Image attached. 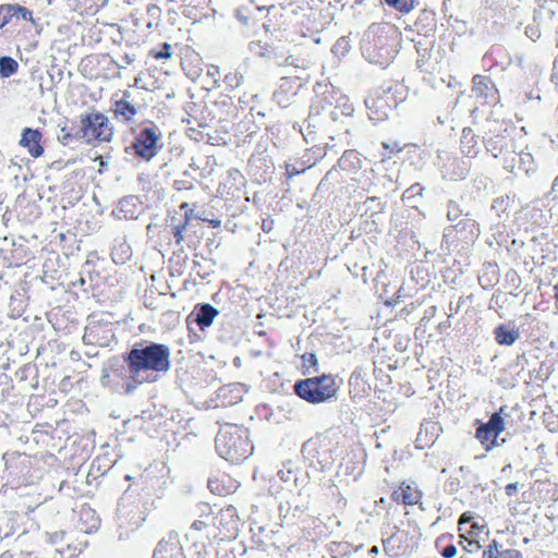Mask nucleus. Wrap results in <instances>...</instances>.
<instances>
[{"instance_id":"nucleus-47","label":"nucleus","mask_w":558,"mask_h":558,"mask_svg":"<svg viewBox=\"0 0 558 558\" xmlns=\"http://www.w3.org/2000/svg\"><path fill=\"white\" fill-rule=\"evenodd\" d=\"M506 411L507 407H501L497 413H500V415L504 417V415H507Z\"/></svg>"},{"instance_id":"nucleus-28","label":"nucleus","mask_w":558,"mask_h":558,"mask_svg":"<svg viewBox=\"0 0 558 558\" xmlns=\"http://www.w3.org/2000/svg\"><path fill=\"white\" fill-rule=\"evenodd\" d=\"M20 145L27 148L28 153L34 157L37 158L43 155L44 147L40 145V142H19Z\"/></svg>"},{"instance_id":"nucleus-54","label":"nucleus","mask_w":558,"mask_h":558,"mask_svg":"<svg viewBox=\"0 0 558 558\" xmlns=\"http://www.w3.org/2000/svg\"><path fill=\"white\" fill-rule=\"evenodd\" d=\"M182 185H185L186 189H189L191 185L185 184V182H182Z\"/></svg>"},{"instance_id":"nucleus-58","label":"nucleus","mask_w":558,"mask_h":558,"mask_svg":"<svg viewBox=\"0 0 558 558\" xmlns=\"http://www.w3.org/2000/svg\"><path fill=\"white\" fill-rule=\"evenodd\" d=\"M169 2H178V0H168Z\"/></svg>"},{"instance_id":"nucleus-21","label":"nucleus","mask_w":558,"mask_h":558,"mask_svg":"<svg viewBox=\"0 0 558 558\" xmlns=\"http://www.w3.org/2000/svg\"><path fill=\"white\" fill-rule=\"evenodd\" d=\"M302 366L304 374H314L319 371L318 360L315 353H305L302 355Z\"/></svg>"},{"instance_id":"nucleus-49","label":"nucleus","mask_w":558,"mask_h":558,"mask_svg":"<svg viewBox=\"0 0 558 558\" xmlns=\"http://www.w3.org/2000/svg\"><path fill=\"white\" fill-rule=\"evenodd\" d=\"M369 553H378V547L377 546H373L371 548Z\"/></svg>"},{"instance_id":"nucleus-23","label":"nucleus","mask_w":558,"mask_h":558,"mask_svg":"<svg viewBox=\"0 0 558 558\" xmlns=\"http://www.w3.org/2000/svg\"><path fill=\"white\" fill-rule=\"evenodd\" d=\"M485 424L495 433V436H499L505 429V421L500 413H494Z\"/></svg>"},{"instance_id":"nucleus-5","label":"nucleus","mask_w":558,"mask_h":558,"mask_svg":"<svg viewBox=\"0 0 558 558\" xmlns=\"http://www.w3.org/2000/svg\"><path fill=\"white\" fill-rule=\"evenodd\" d=\"M368 117L375 122L386 120L398 105V99L389 88H379L372 92L365 99Z\"/></svg>"},{"instance_id":"nucleus-33","label":"nucleus","mask_w":558,"mask_h":558,"mask_svg":"<svg viewBox=\"0 0 558 558\" xmlns=\"http://www.w3.org/2000/svg\"><path fill=\"white\" fill-rule=\"evenodd\" d=\"M499 543L494 539L483 553V558H498L500 555Z\"/></svg>"},{"instance_id":"nucleus-32","label":"nucleus","mask_w":558,"mask_h":558,"mask_svg":"<svg viewBox=\"0 0 558 558\" xmlns=\"http://www.w3.org/2000/svg\"><path fill=\"white\" fill-rule=\"evenodd\" d=\"M483 146L486 148L487 153H490L495 158L504 151V146H499V142H482Z\"/></svg>"},{"instance_id":"nucleus-51","label":"nucleus","mask_w":558,"mask_h":558,"mask_svg":"<svg viewBox=\"0 0 558 558\" xmlns=\"http://www.w3.org/2000/svg\"><path fill=\"white\" fill-rule=\"evenodd\" d=\"M554 186H558V175L554 180Z\"/></svg>"},{"instance_id":"nucleus-25","label":"nucleus","mask_w":558,"mask_h":558,"mask_svg":"<svg viewBox=\"0 0 558 558\" xmlns=\"http://www.w3.org/2000/svg\"><path fill=\"white\" fill-rule=\"evenodd\" d=\"M14 16V8L12 4H1L0 5V28L4 27L10 23L12 17Z\"/></svg>"},{"instance_id":"nucleus-31","label":"nucleus","mask_w":558,"mask_h":558,"mask_svg":"<svg viewBox=\"0 0 558 558\" xmlns=\"http://www.w3.org/2000/svg\"><path fill=\"white\" fill-rule=\"evenodd\" d=\"M12 7L14 8V15H20L23 20L35 24L32 11L20 4H12Z\"/></svg>"},{"instance_id":"nucleus-3","label":"nucleus","mask_w":558,"mask_h":558,"mask_svg":"<svg viewBox=\"0 0 558 558\" xmlns=\"http://www.w3.org/2000/svg\"><path fill=\"white\" fill-rule=\"evenodd\" d=\"M294 393L301 399L316 404L331 399L338 390L332 375L314 376L298 380L293 386Z\"/></svg>"},{"instance_id":"nucleus-40","label":"nucleus","mask_w":558,"mask_h":558,"mask_svg":"<svg viewBox=\"0 0 558 558\" xmlns=\"http://www.w3.org/2000/svg\"><path fill=\"white\" fill-rule=\"evenodd\" d=\"M100 383L105 387L110 385V374L106 369H102V375H101V378H100Z\"/></svg>"},{"instance_id":"nucleus-50","label":"nucleus","mask_w":558,"mask_h":558,"mask_svg":"<svg viewBox=\"0 0 558 558\" xmlns=\"http://www.w3.org/2000/svg\"><path fill=\"white\" fill-rule=\"evenodd\" d=\"M211 225H213L214 227H217V226H219V225H220V221H219V220H213V221H211Z\"/></svg>"},{"instance_id":"nucleus-57","label":"nucleus","mask_w":558,"mask_h":558,"mask_svg":"<svg viewBox=\"0 0 558 558\" xmlns=\"http://www.w3.org/2000/svg\"><path fill=\"white\" fill-rule=\"evenodd\" d=\"M507 468H510V464H507V466H504V468H502V471H506V470H507Z\"/></svg>"},{"instance_id":"nucleus-12","label":"nucleus","mask_w":558,"mask_h":558,"mask_svg":"<svg viewBox=\"0 0 558 558\" xmlns=\"http://www.w3.org/2000/svg\"><path fill=\"white\" fill-rule=\"evenodd\" d=\"M118 519L121 527L129 525L131 531L137 530L144 520L135 508L131 509L124 501H120L118 505Z\"/></svg>"},{"instance_id":"nucleus-46","label":"nucleus","mask_w":558,"mask_h":558,"mask_svg":"<svg viewBox=\"0 0 558 558\" xmlns=\"http://www.w3.org/2000/svg\"><path fill=\"white\" fill-rule=\"evenodd\" d=\"M206 526V524L203 522V521H195L193 524H192V527L195 529V530H202Z\"/></svg>"},{"instance_id":"nucleus-10","label":"nucleus","mask_w":558,"mask_h":558,"mask_svg":"<svg viewBox=\"0 0 558 558\" xmlns=\"http://www.w3.org/2000/svg\"><path fill=\"white\" fill-rule=\"evenodd\" d=\"M447 217L451 222H457L456 228L460 225H463V228H469L470 232L473 234L475 231L478 233V225L475 219H473L470 213L463 214L462 209L456 202H449Z\"/></svg>"},{"instance_id":"nucleus-13","label":"nucleus","mask_w":558,"mask_h":558,"mask_svg":"<svg viewBox=\"0 0 558 558\" xmlns=\"http://www.w3.org/2000/svg\"><path fill=\"white\" fill-rule=\"evenodd\" d=\"M161 147L162 144H159V142H132L131 145L125 148V151L141 159L150 160Z\"/></svg>"},{"instance_id":"nucleus-43","label":"nucleus","mask_w":558,"mask_h":558,"mask_svg":"<svg viewBox=\"0 0 558 558\" xmlns=\"http://www.w3.org/2000/svg\"><path fill=\"white\" fill-rule=\"evenodd\" d=\"M383 145L386 149H390V150H393V149H397V150H401L403 147H398L397 145V142L396 141H392V142H383Z\"/></svg>"},{"instance_id":"nucleus-11","label":"nucleus","mask_w":558,"mask_h":558,"mask_svg":"<svg viewBox=\"0 0 558 558\" xmlns=\"http://www.w3.org/2000/svg\"><path fill=\"white\" fill-rule=\"evenodd\" d=\"M219 311L208 303L198 304L189 317H194V322L205 330L213 325L214 319L218 316Z\"/></svg>"},{"instance_id":"nucleus-24","label":"nucleus","mask_w":558,"mask_h":558,"mask_svg":"<svg viewBox=\"0 0 558 558\" xmlns=\"http://www.w3.org/2000/svg\"><path fill=\"white\" fill-rule=\"evenodd\" d=\"M149 56L155 60L170 59L172 56V47L168 43H163L160 50L150 49Z\"/></svg>"},{"instance_id":"nucleus-27","label":"nucleus","mask_w":558,"mask_h":558,"mask_svg":"<svg viewBox=\"0 0 558 558\" xmlns=\"http://www.w3.org/2000/svg\"><path fill=\"white\" fill-rule=\"evenodd\" d=\"M159 134L156 132V128L153 123H148L143 130H140L138 137L136 140H158Z\"/></svg>"},{"instance_id":"nucleus-35","label":"nucleus","mask_w":558,"mask_h":558,"mask_svg":"<svg viewBox=\"0 0 558 558\" xmlns=\"http://www.w3.org/2000/svg\"><path fill=\"white\" fill-rule=\"evenodd\" d=\"M186 225H187V219L185 220L184 223H181V225H178L174 227L173 235H174L177 244H180L183 241V232L186 229Z\"/></svg>"},{"instance_id":"nucleus-45","label":"nucleus","mask_w":558,"mask_h":558,"mask_svg":"<svg viewBox=\"0 0 558 558\" xmlns=\"http://www.w3.org/2000/svg\"><path fill=\"white\" fill-rule=\"evenodd\" d=\"M262 229H263L265 232H269V231L272 229V221H266V220H264V221H263V225H262Z\"/></svg>"},{"instance_id":"nucleus-22","label":"nucleus","mask_w":558,"mask_h":558,"mask_svg":"<svg viewBox=\"0 0 558 558\" xmlns=\"http://www.w3.org/2000/svg\"><path fill=\"white\" fill-rule=\"evenodd\" d=\"M385 2L398 12L407 14L415 8V0H385Z\"/></svg>"},{"instance_id":"nucleus-52","label":"nucleus","mask_w":558,"mask_h":558,"mask_svg":"<svg viewBox=\"0 0 558 558\" xmlns=\"http://www.w3.org/2000/svg\"><path fill=\"white\" fill-rule=\"evenodd\" d=\"M140 78H135L134 86L138 84Z\"/></svg>"},{"instance_id":"nucleus-36","label":"nucleus","mask_w":558,"mask_h":558,"mask_svg":"<svg viewBox=\"0 0 558 558\" xmlns=\"http://www.w3.org/2000/svg\"><path fill=\"white\" fill-rule=\"evenodd\" d=\"M457 553H458L457 547L453 544H450V545H447L441 550V556L444 558H453V557H456Z\"/></svg>"},{"instance_id":"nucleus-38","label":"nucleus","mask_w":558,"mask_h":558,"mask_svg":"<svg viewBox=\"0 0 558 558\" xmlns=\"http://www.w3.org/2000/svg\"><path fill=\"white\" fill-rule=\"evenodd\" d=\"M518 488H519L518 483L508 484L505 488L507 496H509V497L514 496L518 492Z\"/></svg>"},{"instance_id":"nucleus-17","label":"nucleus","mask_w":558,"mask_h":558,"mask_svg":"<svg viewBox=\"0 0 558 558\" xmlns=\"http://www.w3.org/2000/svg\"><path fill=\"white\" fill-rule=\"evenodd\" d=\"M359 135V124L353 117H345L339 123H337L336 134L330 136L333 140L335 136H356Z\"/></svg>"},{"instance_id":"nucleus-8","label":"nucleus","mask_w":558,"mask_h":558,"mask_svg":"<svg viewBox=\"0 0 558 558\" xmlns=\"http://www.w3.org/2000/svg\"><path fill=\"white\" fill-rule=\"evenodd\" d=\"M108 367L112 374L118 377L124 378L125 383L122 386L123 393L129 396L132 395L138 386L145 383H153L156 380L155 377L148 375H140L138 379L133 378L132 373L125 372V365L121 363L118 356H113L108 361Z\"/></svg>"},{"instance_id":"nucleus-1","label":"nucleus","mask_w":558,"mask_h":558,"mask_svg":"<svg viewBox=\"0 0 558 558\" xmlns=\"http://www.w3.org/2000/svg\"><path fill=\"white\" fill-rule=\"evenodd\" d=\"M170 348L163 343L142 341L135 343L128 352L122 354L125 372L132 373L133 378L140 375L155 377V374H165L171 367Z\"/></svg>"},{"instance_id":"nucleus-34","label":"nucleus","mask_w":558,"mask_h":558,"mask_svg":"<svg viewBox=\"0 0 558 558\" xmlns=\"http://www.w3.org/2000/svg\"><path fill=\"white\" fill-rule=\"evenodd\" d=\"M41 137H43V134L39 130H33L31 128H26L22 132L21 140H40Z\"/></svg>"},{"instance_id":"nucleus-26","label":"nucleus","mask_w":558,"mask_h":558,"mask_svg":"<svg viewBox=\"0 0 558 558\" xmlns=\"http://www.w3.org/2000/svg\"><path fill=\"white\" fill-rule=\"evenodd\" d=\"M208 488L215 495H223L228 493V488L217 477H210L208 480Z\"/></svg>"},{"instance_id":"nucleus-41","label":"nucleus","mask_w":558,"mask_h":558,"mask_svg":"<svg viewBox=\"0 0 558 558\" xmlns=\"http://www.w3.org/2000/svg\"><path fill=\"white\" fill-rule=\"evenodd\" d=\"M396 538H397V535L395 534V535L390 536L389 538H387V539H385V541L383 542V543H384V549H385V551L389 553V551L391 550L389 546H390L392 543H395Z\"/></svg>"},{"instance_id":"nucleus-42","label":"nucleus","mask_w":558,"mask_h":558,"mask_svg":"<svg viewBox=\"0 0 558 558\" xmlns=\"http://www.w3.org/2000/svg\"><path fill=\"white\" fill-rule=\"evenodd\" d=\"M371 46L366 48V51H367V54H368V58L372 62H375V63H378V64H384L386 62V60H380L379 58H376V56H373L372 54V51H371Z\"/></svg>"},{"instance_id":"nucleus-16","label":"nucleus","mask_w":558,"mask_h":558,"mask_svg":"<svg viewBox=\"0 0 558 558\" xmlns=\"http://www.w3.org/2000/svg\"><path fill=\"white\" fill-rule=\"evenodd\" d=\"M294 86H300L295 80L291 77L281 78L280 88L276 93V99L281 106L288 105L289 94H295Z\"/></svg>"},{"instance_id":"nucleus-18","label":"nucleus","mask_w":558,"mask_h":558,"mask_svg":"<svg viewBox=\"0 0 558 558\" xmlns=\"http://www.w3.org/2000/svg\"><path fill=\"white\" fill-rule=\"evenodd\" d=\"M402 501L405 505L413 506L418 504V501L422 498V492L418 490L415 486H412L410 484H402L400 486Z\"/></svg>"},{"instance_id":"nucleus-20","label":"nucleus","mask_w":558,"mask_h":558,"mask_svg":"<svg viewBox=\"0 0 558 558\" xmlns=\"http://www.w3.org/2000/svg\"><path fill=\"white\" fill-rule=\"evenodd\" d=\"M19 69V63L11 57L0 58V74L2 77L13 75Z\"/></svg>"},{"instance_id":"nucleus-19","label":"nucleus","mask_w":558,"mask_h":558,"mask_svg":"<svg viewBox=\"0 0 558 558\" xmlns=\"http://www.w3.org/2000/svg\"><path fill=\"white\" fill-rule=\"evenodd\" d=\"M476 438L483 445L490 440V445L487 447V449H490L492 447L497 445L498 436H495V433L493 430H490V428L486 424H482L476 429Z\"/></svg>"},{"instance_id":"nucleus-56","label":"nucleus","mask_w":558,"mask_h":558,"mask_svg":"<svg viewBox=\"0 0 558 558\" xmlns=\"http://www.w3.org/2000/svg\"><path fill=\"white\" fill-rule=\"evenodd\" d=\"M507 468H510V464H507V466H504V468H502V471H506V470H507Z\"/></svg>"},{"instance_id":"nucleus-53","label":"nucleus","mask_w":558,"mask_h":558,"mask_svg":"<svg viewBox=\"0 0 558 558\" xmlns=\"http://www.w3.org/2000/svg\"><path fill=\"white\" fill-rule=\"evenodd\" d=\"M182 185H185L186 189H189L191 185L185 184V182H182Z\"/></svg>"},{"instance_id":"nucleus-44","label":"nucleus","mask_w":558,"mask_h":558,"mask_svg":"<svg viewBox=\"0 0 558 558\" xmlns=\"http://www.w3.org/2000/svg\"><path fill=\"white\" fill-rule=\"evenodd\" d=\"M469 547L470 548H466V550H469L470 553H474L480 550L481 545L477 541H469Z\"/></svg>"},{"instance_id":"nucleus-9","label":"nucleus","mask_w":558,"mask_h":558,"mask_svg":"<svg viewBox=\"0 0 558 558\" xmlns=\"http://www.w3.org/2000/svg\"><path fill=\"white\" fill-rule=\"evenodd\" d=\"M153 558H185L177 532H169L157 544Z\"/></svg>"},{"instance_id":"nucleus-6","label":"nucleus","mask_w":558,"mask_h":558,"mask_svg":"<svg viewBox=\"0 0 558 558\" xmlns=\"http://www.w3.org/2000/svg\"><path fill=\"white\" fill-rule=\"evenodd\" d=\"M112 98L111 111L118 120L125 123L134 121L135 116L142 109L143 105L137 100L134 93L130 89L122 92L121 98Z\"/></svg>"},{"instance_id":"nucleus-29","label":"nucleus","mask_w":558,"mask_h":558,"mask_svg":"<svg viewBox=\"0 0 558 558\" xmlns=\"http://www.w3.org/2000/svg\"><path fill=\"white\" fill-rule=\"evenodd\" d=\"M461 151L466 157L473 158L477 155L480 147H477L476 142H461Z\"/></svg>"},{"instance_id":"nucleus-2","label":"nucleus","mask_w":558,"mask_h":558,"mask_svg":"<svg viewBox=\"0 0 558 558\" xmlns=\"http://www.w3.org/2000/svg\"><path fill=\"white\" fill-rule=\"evenodd\" d=\"M215 444L219 456L233 463L245 460L253 451V446L245 433L233 425L221 428L216 436Z\"/></svg>"},{"instance_id":"nucleus-55","label":"nucleus","mask_w":558,"mask_h":558,"mask_svg":"<svg viewBox=\"0 0 558 558\" xmlns=\"http://www.w3.org/2000/svg\"><path fill=\"white\" fill-rule=\"evenodd\" d=\"M507 468H510V464H507V466H504V468H502V471H506V470H507Z\"/></svg>"},{"instance_id":"nucleus-4","label":"nucleus","mask_w":558,"mask_h":558,"mask_svg":"<svg viewBox=\"0 0 558 558\" xmlns=\"http://www.w3.org/2000/svg\"><path fill=\"white\" fill-rule=\"evenodd\" d=\"M77 134L84 140H112L114 126L105 113L93 110L80 116Z\"/></svg>"},{"instance_id":"nucleus-30","label":"nucleus","mask_w":558,"mask_h":558,"mask_svg":"<svg viewBox=\"0 0 558 558\" xmlns=\"http://www.w3.org/2000/svg\"><path fill=\"white\" fill-rule=\"evenodd\" d=\"M423 190L424 189L418 183L411 185L404 191L403 201L411 203V199L415 196H422Z\"/></svg>"},{"instance_id":"nucleus-48","label":"nucleus","mask_w":558,"mask_h":558,"mask_svg":"<svg viewBox=\"0 0 558 558\" xmlns=\"http://www.w3.org/2000/svg\"><path fill=\"white\" fill-rule=\"evenodd\" d=\"M555 298L558 300V282L554 287Z\"/></svg>"},{"instance_id":"nucleus-39","label":"nucleus","mask_w":558,"mask_h":558,"mask_svg":"<svg viewBox=\"0 0 558 558\" xmlns=\"http://www.w3.org/2000/svg\"><path fill=\"white\" fill-rule=\"evenodd\" d=\"M64 535L65 533L63 531L56 532L53 534H50L49 539L52 544H57L63 539Z\"/></svg>"},{"instance_id":"nucleus-15","label":"nucleus","mask_w":558,"mask_h":558,"mask_svg":"<svg viewBox=\"0 0 558 558\" xmlns=\"http://www.w3.org/2000/svg\"><path fill=\"white\" fill-rule=\"evenodd\" d=\"M495 339L497 343L502 345L513 344L520 337L518 329L508 328L505 325H499L494 330Z\"/></svg>"},{"instance_id":"nucleus-7","label":"nucleus","mask_w":558,"mask_h":558,"mask_svg":"<svg viewBox=\"0 0 558 558\" xmlns=\"http://www.w3.org/2000/svg\"><path fill=\"white\" fill-rule=\"evenodd\" d=\"M472 97L481 105H490L499 100L498 89L487 75L476 74L472 77Z\"/></svg>"},{"instance_id":"nucleus-14","label":"nucleus","mask_w":558,"mask_h":558,"mask_svg":"<svg viewBox=\"0 0 558 558\" xmlns=\"http://www.w3.org/2000/svg\"><path fill=\"white\" fill-rule=\"evenodd\" d=\"M289 49L287 45V39L281 38H270L269 41L265 44L264 51H262V56L269 59H288Z\"/></svg>"},{"instance_id":"nucleus-37","label":"nucleus","mask_w":558,"mask_h":558,"mask_svg":"<svg viewBox=\"0 0 558 558\" xmlns=\"http://www.w3.org/2000/svg\"><path fill=\"white\" fill-rule=\"evenodd\" d=\"M498 558H522V555L517 549L501 550Z\"/></svg>"}]
</instances>
